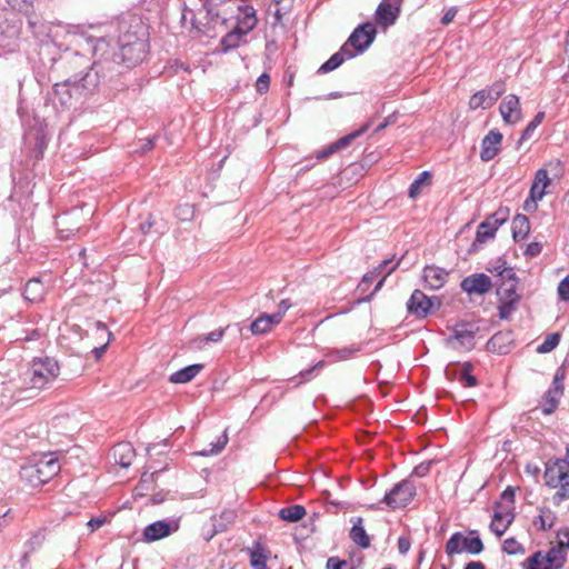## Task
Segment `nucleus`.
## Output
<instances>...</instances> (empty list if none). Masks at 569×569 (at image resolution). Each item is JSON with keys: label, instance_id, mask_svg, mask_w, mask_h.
<instances>
[{"label": "nucleus", "instance_id": "nucleus-1", "mask_svg": "<svg viewBox=\"0 0 569 569\" xmlns=\"http://www.w3.org/2000/svg\"><path fill=\"white\" fill-rule=\"evenodd\" d=\"M109 41L99 38L93 47V56L97 59L91 63L90 60L78 52H67L62 58V64L67 73L68 80L74 82H83L84 77L93 73L97 78V88L107 79H111L116 74V62L110 61Z\"/></svg>", "mask_w": 569, "mask_h": 569}, {"label": "nucleus", "instance_id": "nucleus-2", "mask_svg": "<svg viewBox=\"0 0 569 569\" xmlns=\"http://www.w3.org/2000/svg\"><path fill=\"white\" fill-rule=\"evenodd\" d=\"M117 47L118 51L109 42L110 61L116 62V73L120 63L131 67L143 60L149 47L148 27L140 19H132L119 36Z\"/></svg>", "mask_w": 569, "mask_h": 569}, {"label": "nucleus", "instance_id": "nucleus-3", "mask_svg": "<svg viewBox=\"0 0 569 569\" xmlns=\"http://www.w3.org/2000/svg\"><path fill=\"white\" fill-rule=\"evenodd\" d=\"M58 362L49 357L34 359L22 375V385L14 397L18 401L34 398L42 389L52 383L59 375Z\"/></svg>", "mask_w": 569, "mask_h": 569}, {"label": "nucleus", "instance_id": "nucleus-4", "mask_svg": "<svg viewBox=\"0 0 569 569\" xmlns=\"http://www.w3.org/2000/svg\"><path fill=\"white\" fill-rule=\"evenodd\" d=\"M83 82L78 83L74 80L64 79L53 84L49 98L54 106L62 109H70L77 103L82 102L87 97L97 90V78L90 74L82 79Z\"/></svg>", "mask_w": 569, "mask_h": 569}, {"label": "nucleus", "instance_id": "nucleus-5", "mask_svg": "<svg viewBox=\"0 0 569 569\" xmlns=\"http://www.w3.org/2000/svg\"><path fill=\"white\" fill-rule=\"evenodd\" d=\"M183 2L182 19L191 14L192 27L202 34L209 36L218 23L223 24L224 19H220L218 12L213 11L210 0H181Z\"/></svg>", "mask_w": 569, "mask_h": 569}, {"label": "nucleus", "instance_id": "nucleus-6", "mask_svg": "<svg viewBox=\"0 0 569 569\" xmlns=\"http://www.w3.org/2000/svg\"><path fill=\"white\" fill-rule=\"evenodd\" d=\"M545 482L550 488H560L553 496V502L560 503L569 498V472L567 460L550 459L546 463Z\"/></svg>", "mask_w": 569, "mask_h": 569}, {"label": "nucleus", "instance_id": "nucleus-7", "mask_svg": "<svg viewBox=\"0 0 569 569\" xmlns=\"http://www.w3.org/2000/svg\"><path fill=\"white\" fill-rule=\"evenodd\" d=\"M60 470V465L52 453L46 455L37 463L24 467L23 476L33 485L48 482Z\"/></svg>", "mask_w": 569, "mask_h": 569}, {"label": "nucleus", "instance_id": "nucleus-8", "mask_svg": "<svg viewBox=\"0 0 569 569\" xmlns=\"http://www.w3.org/2000/svg\"><path fill=\"white\" fill-rule=\"evenodd\" d=\"M470 537H465L461 532H455L446 543V552L448 556L468 552L470 555H479L483 550V543L477 530L469 532Z\"/></svg>", "mask_w": 569, "mask_h": 569}, {"label": "nucleus", "instance_id": "nucleus-9", "mask_svg": "<svg viewBox=\"0 0 569 569\" xmlns=\"http://www.w3.org/2000/svg\"><path fill=\"white\" fill-rule=\"evenodd\" d=\"M478 328L472 323H458L451 329L447 345L456 350H471Z\"/></svg>", "mask_w": 569, "mask_h": 569}, {"label": "nucleus", "instance_id": "nucleus-10", "mask_svg": "<svg viewBox=\"0 0 569 569\" xmlns=\"http://www.w3.org/2000/svg\"><path fill=\"white\" fill-rule=\"evenodd\" d=\"M416 496V486L409 480H402L397 483L383 497V502L392 509L406 507Z\"/></svg>", "mask_w": 569, "mask_h": 569}, {"label": "nucleus", "instance_id": "nucleus-11", "mask_svg": "<svg viewBox=\"0 0 569 569\" xmlns=\"http://www.w3.org/2000/svg\"><path fill=\"white\" fill-rule=\"evenodd\" d=\"M403 0H381L375 11V22L382 29L396 24L401 13Z\"/></svg>", "mask_w": 569, "mask_h": 569}, {"label": "nucleus", "instance_id": "nucleus-12", "mask_svg": "<svg viewBox=\"0 0 569 569\" xmlns=\"http://www.w3.org/2000/svg\"><path fill=\"white\" fill-rule=\"evenodd\" d=\"M180 528V519L170 518L158 520L148 525L142 532L143 541L154 542L177 532Z\"/></svg>", "mask_w": 569, "mask_h": 569}, {"label": "nucleus", "instance_id": "nucleus-13", "mask_svg": "<svg viewBox=\"0 0 569 569\" xmlns=\"http://www.w3.org/2000/svg\"><path fill=\"white\" fill-rule=\"evenodd\" d=\"M28 26L32 31L33 36L40 41H52L57 42L63 30L61 24H54L52 22L44 21L37 16H30L28 18Z\"/></svg>", "mask_w": 569, "mask_h": 569}, {"label": "nucleus", "instance_id": "nucleus-14", "mask_svg": "<svg viewBox=\"0 0 569 569\" xmlns=\"http://www.w3.org/2000/svg\"><path fill=\"white\" fill-rule=\"evenodd\" d=\"M376 34V27L371 22H365L351 32L345 44H347L348 48L352 47L356 53H362L373 42Z\"/></svg>", "mask_w": 569, "mask_h": 569}, {"label": "nucleus", "instance_id": "nucleus-15", "mask_svg": "<svg viewBox=\"0 0 569 569\" xmlns=\"http://www.w3.org/2000/svg\"><path fill=\"white\" fill-rule=\"evenodd\" d=\"M21 31V21L12 16L11 18L0 14V48L9 51L17 46Z\"/></svg>", "mask_w": 569, "mask_h": 569}, {"label": "nucleus", "instance_id": "nucleus-16", "mask_svg": "<svg viewBox=\"0 0 569 569\" xmlns=\"http://www.w3.org/2000/svg\"><path fill=\"white\" fill-rule=\"evenodd\" d=\"M505 91V83L502 81H497L487 90H480L471 96L469 100V107L473 110L478 108H491Z\"/></svg>", "mask_w": 569, "mask_h": 569}, {"label": "nucleus", "instance_id": "nucleus-17", "mask_svg": "<svg viewBox=\"0 0 569 569\" xmlns=\"http://www.w3.org/2000/svg\"><path fill=\"white\" fill-rule=\"evenodd\" d=\"M513 510L515 507L510 505H502L501 502L495 503V512L489 527L497 537H501L515 520Z\"/></svg>", "mask_w": 569, "mask_h": 569}, {"label": "nucleus", "instance_id": "nucleus-18", "mask_svg": "<svg viewBox=\"0 0 569 569\" xmlns=\"http://www.w3.org/2000/svg\"><path fill=\"white\" fill-rule=\"evenodd\" d=\"M370 126L371 121H368L360 129L338 139L337 141L330 143L322 150L317 151L316 158L318 160H325L335 154L336 152L347 148L355 139L363 134L370 128Z\"/></svg>", "mask_w": 569, "mask_h": 569}, {"label": "nucleus", "instance_id": "nucleus-19", "mask_svg": "<svg viewBox=\"0 0 569 569\" xmlns=\"http://www.w3.org/2000/svg\"><path fill=\"white\" fill-rule=\"evenodd\" d=\"M80 212L72 211L58 216L56 220L57 233L60 239L68 240L81 230L79 224Z\"/></svg>", "mask_w": 569, "mask_h": 569}, {"label": "nucleus", "instance_id": "nucleus-20", "mask_svg": "<svg viewBox=\"0 0 569 569\" xmlns=\"http://www.w3.org/2000/svg\"><path fill=\"white\" fill-rule=\"evenodd\" d=\"M461 289L468 295L482 296L489 292L492 288V281L490 277L485 273H475L466 277L461 281Z\"/></svg>", "mask_w": 569, "mask_h": 569}, {"label": "nucleus", "instance_id": "nucleus-21", "mask_svg": "<svg viewBox=\"0 0 569 569\" xmlns=\"http://www.w3.org/2000/svg\"><path fill=\"white\" fill-rule=\"evenodd\" d=\"M499 111L506 123L515 124L521 119V107L519 97L516 94H508L500 103Z\"/></svg>", "mask_w": 569, "mask_h": 569}, {"label": "nucleus", "instance_id": "nucleus-22", "mask_svg": "<svg viewBox=\"0 0 569 569\" xmlns=\"http://www.w3.org/2000/svg\"><path fill=\"white\" fill-rule=\"evenodd\" d=\"M502 141V134L499 131L491 130L489 133L482 139L481 142V151L480 158L482 161L492 160L500 150V144Z\"/></svg>", "mask_w": 569, "mask_h": 569}, {"label": "nucleus", "instance_id": "nucleus-23", "mask_svg": "<svg viewBox=\"0 0 569 569\" xmlns=\"http://www.w3.org/2000/svg\"><path fill=\"white\" fill-rule=\"evenodd\" d=\"M258 18L256 9L250 4L238 6L237 24L234 28L242 31V33H249L256 28Z\"/></svg>", "mask_w": 569, "mask_h": 569}, {"label": "nucleus", "instance_id": "nucleus-24", "mask_svg": "<svg viewBox=\"0 0 569 569\" xmlns=\"http://www.w3.org/2000/svg\"><path fill=\"white\" fill-rule=\"evenodd\" d=\"M432 305V300L428 298L422 291L415 290L408 301L407 307L410 313L418 317H426L430 312Z\"/></svg>", "mask_w": 569, "mask_h": 569}, {"label": "nucleus", "instance_id": "nucleus-25", "mask_svg": "<svg viewBox=\"0 0 569 569\" xmlns=\"http://www.w3.org/2000/svg\"><path fill=\"white\" fill-rule=\"evenodd\" d=\"M423 281L426 286L432 290H438L445 286L448 272L436 266H427L423 269Z\"/></svg>", "mask_w": 569, "mask_h": 569}, {"label": "nucleus", "instance_id": "nucleus-26", "mask_svg": "<svg viewBox=\"0 0 569 569\" xmlns=\"http://www.w3.org/2000/svg\"><path fill=\"white\" fill-rule=\"evenodd\" d=\"M356 57V52L343 44L338 52L332 54L320 68L319 72L327 73L333 71L342 64L346 59H352Z\"/></svg>", "mask_w": 569, "mask_h": 569}, {"label": "nucleus", "instance_id": "nucleus-27", "mask_svg": "<svg viewBox=\"0 0 569 569\" xmlns=\"http://www.w3.org/2000/svg\"><path fill=\"white\" fill-rule=\"evenodd\" d=\"M134 456V449L129 442H120L112 449L114 462L122 468L131 466Z\"/></svg>", "mask_w": 569, "mask_h": 569}, {"label": "nucleus", "instance_id": "nucleus-28", "mask_svg": "<svg viewBox=\"0 0 569 569\" xmlns=\"http://www.w3.org/2000/svg\"><path fill=\"white\" fill-rule=\"evenodd\" d=\"M352 528L350 530V539L360 548L367 549L370 547V538L363 527V519L356 517L351 519Z\"/></svg>", "mask_w": 569, "mask_h": 569}, {"label": "nucleus", "instance_id": "nucleus-29", "mask_svg": "<svg viewBox=\"0 0 569 569\" xmlns=\"http://www.w3.org/2000/svg\"><path fill=\"white\" fill-rule=\"evenodd\" d=\"M278 323H280L279 315L263 313L251 323L250 330L252 335H263L269 332L271 328Z\"/></svg>", "mask_w": 569, "mask_h": 569}, {"label": "nucleus", "instance_id": "nucleus-30", "mask_svg": "<svg viewBox=\"0 0 569 569\" xmlns=\"http://www.w3.org/2000/svg\"><path fill=\"white\" fill-rule=\"evenodd\" d=\"M550 184V179L546 169L537 170L533 182L530 188L532 199H542L546 194V189Z\"/></svg>", "mask_w": 569, "mask_h": 569}, {"label": "nucleus", "instance_id": "nucleus-31", "mask_svg": "<svg viewBox=\"0 0 569 569\" xmlns=\"http://www.w3.org/2000/svg\"><path fill=\"white\" fill-rule=\"evenodd\" d=\"M549 569H560L567 560V553L562 545L551 547L546 555H543Z\"/></svg>", "mask_w": 569, "mask_h": 569}, {"label": "nucleus", "instance_id": "nucleus-32", "mask_svg": "<svg viewBox=\"0 0 569 569\" xmlns=\"http://www.w3.org/2000/svg\"><path fill=\"white\" fill-rule=\"evenodd\" d=\"M202 369L203 366L199 363L187 366L173 372L169 377V381L171 383H187L191 381Z\"/></svg>", "mask_w": 569, "mask_h": 569}, {"label": "nucleus", "instance_id": "nucleus-33", "mask_svg": "<svg viewBox=\"0 0 569 569\" xmlns=\"http://www.w3.org/2000/svg\"><path fill=\"white\" fill-rule=\"evenodd\" d=\"M46 292L43 283L39 279H30L24 287V298L31 302L42 300Z\"/></svg>", "mask_w": 569, "mask_h": 569}, {"label": "nucleus", "instance_id": "nucleus-34", "mask_svg": "<svg viewBox=\"0 0 569 569\" xmlns=\"http://www.w3.org/2000/svg\"><path fill=\"white\" fill-rule=\"evenodd\" d=\"M530 231V222L527 216L517 214L512 220V238L515 241L523 240Z\"/></svg>", "mask_w": 569, "mask_h": 569}, {"label": "nucleus", "instance_id": "nucleus-35", "mask_svg": "<svg viewBox=\"0 0 569 569\" xmlns=\"http://www.w3.org/2000/svg\"><path fill=\"white\" fill-rule=\"evenodd\" d=\"M517 282H503V283H497V295L499 297V301H512L515 303H518L520 300V296L517 293Z\"/></svg>", "mask_w": 569, "mask_h": 569}, {"label": "nucleus", "instance_id": "nucleus-36", "mask_svg": "<svg viewBox=\"0 0 569 569\" xmlns=\"http://www.w3.org/2000/svg\"><path fill=\"white\" fill-rule=\"evenodd\" d=\"M509 218V209L508 208H499L496 212L489 216L485 221H482V229L488 228L489 230H493L497 232L498 228L503 224Z\"/></svg>", "mask_w": 569, "mask_h": 569}, {"label": "nucleus", "instance_id": "nucleus-37", "mask_svg": "<svg viewBox=\"0 0 569 569\" xmlns=\"http://www.w3.org/2000/svg\"><path fill=\"white\" fill-rule=\"evenodd\" d=\"M306 516V509L300 505H292L279 510V518L288 522H296Z\"/></svg>", "mask_w": 569, "mask_h": 569}, {"label": "nucleus", "instance_id": "nucleus-38", "mask_svg": "<svg viewBox=\"0 0 569 569\" xmlns=\"http://www.w3.org/2000/svg\"><path fill=\"white\" fill-rule=\"evenodd\" d=\"M246 34L247 33H242V31L238 30L237 28H233L220 41L222 51L228 52L232 49L238 48L242 37Z\"/></svg>", "mask_w": 569, "mask_h": 569}, {"label": "nucleus", "instance_id": "nucleus-39", "mask_svg": "<svg viewBox=\"0 0 569 569\" xmlns=\"http://www.w3.org/2000/svg\"><path fill=\"white\" fill-rule=\"evenodd\" d=\"M250 563L253 569H268L266 551L259 543L250 550Z\"/></svg>", "mask_w": 569, "mask_h": 569}, {"label": "nucleus", "instance_id": "nucleus-40", "mask_svg": "<svg viewBox=\"0 0 569 569\" xmlns=\"http://www.w3.org/2000/svg\"><path fill=\"white\" fill-rule=\"evenodd\" d=\"M562 395L560 393H553L552 390L548 389L543 396V405H542V413L543 415H551L555 412L559 405V400Z\"/></svg>", "mask_w": 569, "mask_h": 569}, {"label": "nucleus", "instance_id": "nucleus-41", "mask_svg": "<svg viewBox=\"0 0 569 569\" xmlns=\"http://www.w3.org/2000/svg\"><path fill=\"white\" fill-rule=\"evenodd\" d=\"M430 173L428 171H422L419 173L418 178H416L409 187L408 194L410 198H416L420 192L425 184L430 182Z\"/></svg>", "mask_w": 569, "mask_h": 569}, {"label": "nucleus", "instance_id": "nucleus-42", "mask_svg": "<svg viewBox=\"0 0 569 569\" xmlns=\"http://www.w3.org/2000/svg\"><path fill=\"white\" fill-rule=\"evenodd\" d=\"M472 366L469 362H466L461 366L459 375H458V381L463 387H475L477 385V379L473 375H471Z\"/></svg>", "mask_w": 569, "mask_h": 569}, {"label": "nucleus", "instance_id": "nucleus-43", "mask_svg": "<svg viewBox=\"0 0 569 569\" xmlns=\"http://www.w3.org/2000/svg\"><path fill=\"white\" fill-rule=\"evenodd\" d=\"M273 2L276 4V9H274V12L272 13V18H273L272 26L276 27V26L282 24L283 17L288 13V11L291 8V1L286 0V2H287L286 4H282L283 0H273Z\"/></svg>", "mask_w": 569, "mask_h": 569}, {"label": "nucleus", "instance_id": "nucleus-44", "mask_svg": "<svg viewBox=\"0 0 569 569\" xmlns=\"http://www.w3.org/2000/svg\"><path fill=\"white\" fill-rule=\"evenodd\" d=\"M542 551H537L522 562L523 569H549Z\"/></svg>", "mask_w": 569, "mask_h": 569}, {"label": "nucleus", "instance_id": "nucleus-45", "mask_svg": "<svg viewBox=\"0 0 569 569\" xmlns=\"http://www.w3.org/2000/svg\"><path fill=\"white\" fill-rule=\"evenodd\" d=\"M227 443H228V436L224 432L218 437L216 442L210 443L208 449L201 450L199 452V455L204 456V457L218 455L219 452H221L224 449Z\"/></svg>", "mask_w": 569, "mask_h": 569}, {"label": "nucleus", "instance_id": "nucleus-46", "mask_svg": "<svg viewBox=\"0 0 569 569\" xmlns=\"http://www.w3.org/2000/svg\"><path fill=\"white\" fill-rule=\"evenodd\" d=\"M560 342V333L555 332L548 335L543 342L537 347L538 353H548L553 350Z\"/></svg>", "mask_w": 569, "mask_h": 569}, {"label": "nucleus", "instance_id": "nucleus-47", "mask_svg": "<svg viewBox=\"0 0 569 569\" xmlns=\"http://www.w3.org/2000/svg\"><path fill=\"white\" fill-rule=\"evenodd\" d=\"M545 118V112H538L535 118L528 123L526 129L522 131L521 137L519 139V143L530 139L537 129V127L542 122Z\"/></svg>", "mask_w": 569, "mask_h": 569}, {"label": "nucleus", "instance_id": "nucleus-48", "mask_svg": "<svg viewBox=\"0 0 569 569\" xmlns=\"http://www.w3.org/2000/svg\"><path fill=\"white\" fill-rule=\"evenodd\" d=\"M224 335V329L220 328L214 331L209 332L203 337H199L192 341L196 345V348H200L202 342H218L222 339Z\"/></svg>", "mask_w": 569, "mask_h": 569}, {"label": "nucleus", "instance_id": "nucleus-49", "mask_svg": "<svg viewBox=\"0 0 569 569\" xmlns=\"http://www.w3.org/2000/svg\"><path fill=\"white\" fill-rule=\"evenodd\" d=\"M502 551L507 555L523 553L525 548L515 538H507L502 545Z\"/></svg>", "mask_w": 569, "mask_h": 569}, {"label": "nucleus", "instance_id": "nucleus-50", "mask_svg": "<svg viewBox=\"0 0 569 569\" xmlns=\"http://www.w3.org/2000/svg\"><path fill=\"white\" fill-rule=\"evenodd\" d=\"M565 378H566L565 369L559 368L556 371L555 376H553L552 385H551V387L549 389L552 390L553 393L563 395V390H565L563 380H565Z\"/></svg>", "mask_w": 569, "mask_h": 569}, {"label": "nucleus", "instance_id": "nucleus-51", "mask_svg": "<svg viewBox=\"0 0 569 569\" xmlns=\"http://www.w3.org/2000/svg\"><path fill=\"white\" fill-rule=\"evenodd\" d=\"M44 539H46L44 530L39 529L26 542V549L33 552L36 549H38L42 545Z\"/></svg>", "mask_w": 569, "mask_h": 569}, {"label": "nucleus", "instance_id": "nucleus-52", "mask_svg": "<svg viewBox=\"0 0 569 569\" xmlns=\"http://www.w3.org/2000/svg\"><path fill=\"white\" fill-rule=\"evenodd\" d=\"M517 303L512 301H500L498 307L499 317L502 320H508L516 310Z\"/></svg>", "mask_w": 569, "mask_h": 569}, {"label": "nucleus", "instance_id": "nucleus-53", "mask_svg": "<svg viewBox=\"0 0 569 569\" xmlns=\"http://www.w3.org/2000/svg\"><path fill=\"white\" fill-rule=\"evenodd\" d=\"M359 350H360L359 347H355V346L346 347V348H341V349H336L332 352V356L335 357L336 360H346L348 358H351Z\"/></svg>", "mask_w": 569, "mask_h": 569}, {"label": "nucleus", "instance_id": "nucleus-54", "mask_svg": "<svg viewBox=\"0 0 569 569\" xmlns=\"http://www.w3.org/2000/svg\"><path fill=\"white\" fill-rule=\"evenodd\" d=\"M496 232L493 230H489L488 228L482 229V222L478 226L477 233H476V241L473 242V247L477 243H485L489 239H492L495 237Z\"/></svg>", "mask_w": 569, "mask_h": 569}, {"label": "nucleus", "instance_id": "nucleus-55", "mask_svg": "<svg viewBox=\"0 0 569 569\" xmlns=\"http://www.w3.org/2000/svg\"><path fill=\"white\" fill-rule=\"evenodd\" d=\"M7 3L14 10L29 12L33 6V0H7Z\"/></svg>", "mask_w": 569, "mask_h": 569}, {"label": "nucleus", "instance_id": "nucleus-56", "mask_svg": "<svg viewBox=\"0 0 569 569\" xmlns=\"http://www.w3.org/2000/svg\"><path fill=\"white\" fill-rule=\"evenodd\" d=\"M236 517L237 515L234 510H223L219 516H213L211 519H219L218 522H222L227 530L228 527L234 522Z\"/></svg>", "mask_w": 569, "mask_h": 569}, {"label": "nucleus", "instance_id": "nucleus-57", "mask_svg": "<svg viewBox=\"0 0 569 569\" xmlns=\"http://www.w3.org/2000/svg\"><path fill=\"white\" fill-rule=\"evenodd\" d=\"M219 519H211V528L204 533V540L210 541L217 533L226 531V526L218 522Z\"/></svg>", "mask_w": 569, "mask_h": 569}, {"label": "nucleus", "instance_id": "nucleus-58", "mask_svg": "<svg viewBox=\"0 0 569 569\" xmlns=\"http://www.w3.org/2000/svg\"><path fill=\"white\" fill-rule=\"evenodd\" d=\"M497 278H498V283H503V282H509V281L510 282L518 281L517 274L511 267L501 269L499 271V277H497Z\"/></svg>", "mask_w": 569, "mask_h": 569}, {"label": "nucleus", "instance_id": "nucleus-59", "mask_svg": "<svg viewBox=\"0 0 569 569\" xmlns=\"http://www.w3.org/2000/svg\"><path fill=\"white\" fill-rule=\"evenodd\" d=\"M327 569H355L353 566L346 561L340 560L339 558L331 557L327 561Z\"/></svg>", "mask_w": 569, "mask_h": 569}, {"label": "nucleus", "instance_id": "nucleus-60", "mask_svg": "<svg viewBox=\"0 0 569 569\" xmlns=\"http://www.w3.org/2000/svg\"><path fill=\"white\" fill-rule=\"evenodd\" d=\"M557 292L561 300L569 301V274L559 282Z\"/></svg>", "mask_w": 569, "mask_h": 569}, {"label": "nucleus", "instance_id": "nucleus-61", "mask_svg": "<svg viewBox=\"0 0 569 569\" xmlns=\"http://www.w3.org/2000/svg\"><path fill=\"white\" fill-rule=\"evenodd\" d=\"M270 86V77L267 73H262L257 82L256 88L259 93L267 92Z\"/></svg>", "mask_w": 569, "mask_h": 569}, {"label": "nucleus", "instance_id": "nucleus-62", "mask_svg": "<svg viewBox=\"0 0 569 569\" xmlns=\"http://www.w3.org/2000/svg\"><path fill=\"white\" fill-rule=\"evenodd\" d=\"M156 139H157V136H153V137H150V138H146V139H141L140 140V142H141L140 149H137L134 151L139 152L141 154L147 153L148 151L153 149Z\"/></svg>", "mask_w": 569, "mask_h": 569}, {"label": "nucleus", "instance_id": "nucleus-63", "mask_svg": "<svg viewBox=\"0 0 569 569\" xmlns=\"http://www.w3.org/2000/svg\"><path fill=\"white\" fill-rule=\"evenodd\" d=\"M542 251V244L540 242L533 241L529 243L525 250V256L527 257H537Z\"/></svg>", "mask_w": 569, "mask_h": 569}, {"label": "nucleus", "instance_id": "nucleus-64", "mask_svg": "<svg viewBox=\"0 0 569 569\" xmlns=\"http://www.w3.org/2000/svg\"><path fill=\"white\" fill-rule=\"evenodd\" d=\"M501 503L502 505H510L513 507L515 503V489L512 487H507L502 493H501Z\"/></svg>", "mask_w": 569, "mask_h": 569}]
</instances>
